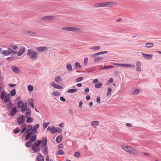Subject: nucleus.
<instances>
[{"label": "nucleus", "mask_w": 161, "mask_h": 161, "mask_svg": "<svg viewBox=\"0 0 161 161\" xmlns=\"http://www.w3.org/2000/svg\"><path fill=\"white\" fill-rule=\"evenodd\" d=\"M108 52V51H103L99 52L98 53L94 54L92 55V56L94 57V62H97L103 59V58L101 56H98L102 54L107 53Z\"/></svg>", "instance_id": "nucleus-1"}, {"label": "nucleus", "mask_w": 161, "mask_h": 161, "mask_svg": "<svg viewBox=\"0 0 161 161\" xmlns=\"http://www.w3.org/2000/svg\"><path fill=\"white\" fill-rule=\"evenodd\" d=\"M27 55L30 58L33 60H35L38 56L37 53L35 51L32 49H29L27 51Z\"/></svg>", "instance_id": "nucleus-2"}, {"label": "nucleus", "mask_w": 161, "mask_h": 161, "mask_svg": "<svg viewBox=\"0 0 161 161\" xmlns=\"http://www.w3.org/2000/svg\"><path fill=\"white\" fill-rule=\"evenodd\" d=\"M121 147L126 151L132 154L136 155L137 153V151L133 150V148L130 146L127 145H124L122 146Z\"/></svg>", "instance_id": "nucleus-3"}, {"label": "nucleus", "mask_w": 161, "mask_h": 161, "mask_svg": "<svg viewBox=\"0 0 161 161\" xmlns=\"http://www.w3.org/2000/svg\"><path fill=\"white\" fill-rule=\"evenodd\" d=\"M32 129V125H29L27 127L26 130L25 132V133H27V135L25 136L26 140H27L29 139V138L31 137V135L34 134H32V133L31 132V130Z\"/></svg>", "instance_id": "nucleus-4"}, {"label": "nucleus", "mask_w": 161, "mask_h": 161, "mask_svg": "<svg viewBox=\"0 0 161 161\" xmlns=\"http://www.w3.org/2000/svg\"><path fill=\"white\" fill-rule=\"evenodd\" d=\"M18 107L19 108H21V112L24 113L27 108V104L24 103L23 101H19L18 103Z\"/></svg>", "instance_id": "nucleus-5"}, {"label": "nucleus", "mask_w": 161, "mask_h": 161, "mask_svg": "<svg viewBox=\"0 0 161 161\" xmlns=\"http://www.w3.org/2000/svg\"><path fill=\"white\" fill-rule=\"evenodd\" d=\"M25 120V118L24 115H20L17 119V123L19 125H21L24 123Z\"/></svg>", "instance_id": "nucleus-6"}, {"label": "nucleus", "mask_w": 161, "mask_h": 161, "mask_svg": "<svg viewBox=\"0 0 161 161\" xmlns=\"http://www.w3.org/2000/svg\"><path fill=\"white\" fill-rule=\"evenodd\" d=\"M142 55L143 57L145 59H152L153 57V55L152 54H147L144 53H142Z\"/></svg>", "instance_id": "nucleus-7"}, {"label": "nucleus", "mask_w": 161, "mask_h": 161, "mask_svg": "<svg viewBox=\"0 0 161 161\" xmlns=\"http://www.w3.org/2000/svg\"><path fill=\"white\" fill-rule=\"evenodd\" d=\"M42 152L43 153L47 156L48 154V147L47 146H43V147L42 149Z\"/></svg>", "instance_id": "nucleus-8"}, {"label": "nucleus", "mask_w": 161, "mask_h": 161, "mask_svg": "<svg viewBox=\"0 0 161 161\" xmlns=\"http://www.w3.org/2000/svg\"><path fill=\"white\" fill-rule=\"evenodd\" d=\"M104 3V7H111L115 5L116 4V3H115L112 2H106Z\"/></svg>", "instance_id": "nucleus-9"}, {"label": "nucleus", "mask_w": 161, "mask_h": 161, "mask_svg": "<svg viewBox=\"0 0 161 161\" xmlns=\"http://www.w3.org/2000/svg\"><path fill=\"white\" fill-rule=\"evenodd\" d=\"M141 64L140 61H137L136 63V70L139 72L142 71V68L141 67Z\"/></svg>", "instance_id": "nucleus-10"}, {"label": "nucleus", "mask_w": 161, "mask_h": 161, "mask_svg": "<svg viewBox=\"0 0 161 161\" xmlns=\"http://www.w3.org/2000/svg\"><path fill=\"white\" fill-rule=\"evenodd\" d=\"M25 47H21L19 51L18 54V55L19 56H21L23 53L25 52Z\"/></svg>", "instance_id": "nucleus-11"}, {"label": "nucleus", "mask_w": 161, "mask_h": 161, "mask_svg": "<svg viewBox=\"0 0 161 161\" xmlns=\"http://www.w3.org/2000/svg\"><path fill=\"white\" fill-rule=\"evenodd\" d=\"M31 148L33 151V153H36L40 150V147L35 146L34 144H33Z\"/></svg>", "instance_id": "nucleus-12"}, {"label": "nucleus", "mask_w": 161, "mask_h": 161, "mask_svg": "<svg viewBox=\"0 0 161 161\" xmlns=\"http://www.w3.org/2000/svg\"><path fill=\"white\" fill-rule=\"evenodd\" d=\"M53 19V17L51 16H46L41 18V20L48 21Z\"/></svg>", "instance_id": "nucleus-13"}, {"label": "nucleus", "mask_w": 161, "mask_h": 161, "mask_svg": "<svg viewBox=\"0 0 161 161\" xmlns=\"http://www.w3.org/2000/svg\"><path fill=\"white\" fill-rule=\"evenodd\" d=\"M38 51L43 52L47 50V48L46 47H40L36 48Z\"/></svg>", "instance_id": "nucleus-14"}, {"label": "nucleus", "mask_w": 161, "mask_h": 161, "mask_svg": "<svg viewBox=\"0 0 161 161\" xmlns=\"http://www.w3.org/2000/svg\"><path fill=\"white\" fill-rule=\"evenodd\" d=\"M39 126V125L38 124H36L34 125L33 128L31 130V132L32 133V134H34L36 132V129L38 128Z\"/></svg>", "instance_id": "nucleus-15"}, {"label": "nucleus", "mask_w": 161, "mask_h": 161, "mask_svg": "<svg viewBox=\"0 0 161 161\" xmlns=\"http://www.w3.org/2000/svg\"><path fill=\"white\" fill-rule=\"evenodd\" d=\"M94 7L96 8L104 7V3H96L94 5Z\"/></svg>", "instance_id": "nucleus-16"}, {"label": "nucleus", "mask_w": 161, "mask_h": 161, "mask_svg": "<svg viewBox=\"0 0 161 161\" xmlns=\"http://www.w3.org/2000/svg\"><path fill=\"white\" fill-rule=\"evenodd\" d=\"M38 154H39L37 156V160L38 161H44V158L43 156L42 155L41 153H38Z\"/></svg>", "instance_id": "nucleus-17"}, {"label": "nucleus", "mask_w": 161, "mask_h": 161, "mask_svg": "<svg viewBox=\"0 0 161 161\" xmlns=\"http://www.w3.org/2000/svg\"><path fill=\"white\" fill-rule=\"evenodd\" d=\"M41 141V143H42L43 146H46L47 144V137H44L42 139V140Z\"/></svg>", "instance_id": "nucleus-18"}, {"label": "nucleus", "mask_w": 161, "mask_h": 161, "mask_svg": "<svg viewBox=\"0 0 161 161\" xmlns=\"http://www.w3.org/2000/svg\"><path fill=\"white\" fill-rule=\"evenodd\" d=\"M10 98V95L9 94H8L6 95L5 97L4 102L5 103H7L9 101Z\"/></svg>", "instance_id": "nucleus-19"}, {"label": "nucleus", "mask_w": 161, "mask_h": 161, "mask_svg": "<svg viewBox=\"0 0 161 161\" xmlns=\"http://www.w3.org/2000/svg\"><path fill=\"white\" fill-rule=\"evenodd\" d=\"M17 112V109L15 107H13L12 108L11 111L10 113V115L11 116H14Z\"/></svg>", "instance_id": "nucleus-20"}, {"label": "nucleus", "mask_w": 161, "mask_h": 161, "mask_svg": "<svg viewBox=\"0 0 161 161\" xmlns=\"http://www.w3.org/2000/svg\"><path fill=\"white\" fill-rule=\"evenodd\" d=\"M122 67H125L127 68L131 67L132 68H134L135 66L131 64H123Z\"/></svg>", "instance_id": "nucleus-21"}, {"label": "nucleus", "mask_w": 161, "mask_h": 161, "mask_svg": "<svg viewBox=\"0 0 161 161\" xmlns=\"http://www.w3.org/2000/svg\"><path fill=\"white\" fill-rule=\"evenodd\" d=\"M25 116L26 118H28L29 116H30L31 114V111L29 109H26L25 111Z\"/></svg>", "instance_id": "nucleus-22"}, {"label": "nucleus", "mask_w": 161, "mask_h": 161, "mask_svg": "<svg viewBox=\"0 0 161 161\" xmlns=\"http://www.w3.org/2000/svg\"><path fill=\"white\" fill-rule=\"evenodd\" d=\"M11 69L15 73H18L19 72V69L17 67L13 66L11 67Z\"/></svg>", "instance_id": "nucleus-23"}, {"label": "nucleus", "mask_w": 161, "mask_h": 161, "mask_svg": "<svg viewBox=\"0 0 161 161\" xmlns=\"http://www.w3.org/2000/svg\"><path fill=\"white\" fill-rule=\"evenodd\" d=\"M33 135L31 136L29 138L30 141H31L32 142H34L36 140V135Z\"/></svg>", "instance_id": "nucleus-24"}, {"label": "nucleus", "mask_w": 161, "mask_h": 161, "mask_svg": "<svg viewBox=\"0 0 161 161\" xmlns=\"http://www.w3.org/2000/svg\"><path fill=\"white\" fill-rule=\"evenodd\" d=\"M55 81L56 82L59 83L62 82V80L61 78L59 76H57L55 78Z\"/></svg>", "instance_id": "nucleus-25"}, {"label": "nucleus", "mask_w": 161, "mask_h": 161, "mask_svg": "<svg viewBox=\"0 0 161 161\" xmlns=\"http://www.w3.org/2000/svg\"><path fill=\"white\" fill-rule=\"evenodd\" d=\"M89 49L92 50H93L94 51H97L99 50L100 49V47L99 46H96L93 47H90Z\"/></svg>", "instance_id": "nucleus-26"}, {"label": "nucleus", "mask_w": 161, "mask_h": 161, "mask_svg": "<svg viewBox=\"0 0 161 161\" xmlns=\"http://www.w3.org/2000/svg\"><path fill=\"white\" fill-rule=\"evenodd\" d=\"M66 68L69 72H71L72 71V66L71 64H67L66 66Z\"/></svg>", "instance_id": "nucleus-27"}, {"label": "nucleus", "mask_w": 161, "mask_h": 161, "mask_svg": "<svg viewBox=\"0 0 161 161\" xmlns=\"http://www.w3.org/2000/svg\"><path fill=\"white\" fill-rule=\"evenodd\" d=\"M33 145V144H32V142L30 141H28L25 144L26 146L28 147H30L31 146L32 147Z\"/></svg>", "instance_id": "nucleus-28"}, {"label": "nucleus", "mask_w": 161, "mask_h": 161, "mask_svg": "<svg viewBox=\"0 0 161 161\" xmlns=\"http://www.w3.org/2000/svg\"><path fill=\"white\" fill-rule=\"evenodd\" d=\"M2 54L4 56H8L10 54V52L7 50H5L2 53Z\"/></svg>", "instance_id": "nucleus-29"}, {"label": "nucleus", "mask_w": 161, "mask_h": 161, "mask_svg": "<svg viewBox=\"0 0 161 161\" xmlns=\"http://www.w3.org/2000/svg\"><path fill=\"white\" fill-rule=\"evenodd\" d=\"M42 142L41 140H37L33 144H34L35 146L39 147V145Z\"/></svg>", "instance_id": "nucleus-30"}, {"label": "nucleus", "mask_w": 161, "mask_h": 161, "mask_svg": "<svg viewBox=\"0 0 161 161\" xmlns=\"http://www.w3.org/2000/svg\"><path fill=\"white\" fill-rule=\"evenodd\" d=\"M103 85V83L102 82H99L95 85V87L96 88H100Z\"/></svg>", "instance_id": "nucleus-31"}, {"label": "nucleus", "mask_w": 161, "mask_h": 161, "mask_svg": "<svg viewBox=\"0 0 161 161\" xmlns=\"http://www.w3.org/2000/svg\"><path fill=\"white\" fill-rule=\"evenodd\" d=\"M77 90H78L76 88L74 89H70L67 91V92L69 93H72L77 92Z\"/></svg>", "instance_id": "nucleus-32"}, {"label": "nucleus", "mask_w": 161, "mask_h": 161, "mask_svg": "<svg viewBox=\"0 0 161 161\" xmlns=\"http://www.w3.org/2000/svg\"><path fill=\"white\" fill-rule=\"evenodd\" d=\"M153 43L152 42H148L146 44V47L148 48L151 47H153Z\"/></svg>", "instance_id": "nucleus-33"}, {"label": "nucleus", "mask_w": 161, "mask_h": 161, "mask_svg": "<svg viewBox=\"0 0 161 161\" xmlns=\"http://www.w3.org/2000/svg\"><path fill=\"white\" fill-rule=\"evenodd\" d=\"M75 66L76 68L80 69L82 67L80 63L78 62H76L75 63Z\"/></svg>", "instance_id": "nucleus-34"}, {"label": "nucleus", "mask_w": 161, "mask_h": 161, "mask_svg": "<svg viewBox=\"0 0 161 161\" xmlns=\"http://www.w3.org/2000/svg\"><path fill=\"white\" fill-rule=\"evenodd\" d=\"M99 123V122L98 121H94L92 122L91 125L92 126H95L96 125H98Z\"/></svg>", "instance_id": "nucleus-35"}, {"label": "nucleus", "mask_w": 161, "mask_h": 161, "mask_svg": "<svg viewBox=\"0 0 161 161\" xmlns=\"http://www.w3.org/2000/svg\"><path fill=\"white\" fill-rule=\"evenodd\" d=\"M62 136L61 135L58 136L56 137V141L58 143L60 142L62 140Z\"/></svg>", "instance_id": "nucleus-36"}, {"label": "nucleus", "mask_w": 161, "mask_h": 161, "mask_svg": "<svg viewBox=\"0 0 161 161\" xmlns=\"http://www.w3.org/2000/svg\"><path fill=\"white\" fill-rule=\"evenodd\" d=\"M16 93V90L15 89H13L10 92V95L11 96H14Z\"/></svg>", "instance_id": "nucleus-37"}, {"label": "nucleus", "mask_w": 161, "mask_h": 161, "mask_svg": "<svg viewBox=\"0 0 161 161\" xmlns=\"http://www.w3.org/2000/svg\"><path fill=\"white\" fill-rule=\"evenodd\" d=\"M112 89L111 88L109 87L108 89V91L107 94V96H110L111 95Z\"/></svg>", "instance_id": "nucleus-38"}, {"label": "nucleus", "mask_w": 161, "mask_h": 161, "mask_svg": "<svg viewBox=\"0 0 161 161\" xmlns=\"http://www.w3.org/2000/svg\"><path fill=\"white\" fill-rule=\"evenodd\" d=\"M52 94L53 95L55 96H59L60 95V92H53Z\"/></svg>", "instance_id": "nucleus-39"}, {"label": "nucleus", "mask_w": 161, "mask_h": 161, "mask_svg": "<svg viewBox=\"0 0 161 161\" xmlns=\"http://www.w3.org/2000/svg\"><path fill=\"white\" fill-rule=\"evenodd\" d=\"M55 132L60 133L62 131V130L59 127L55 128Z\"/></svg>", "instance_id": "nucleus-40"}, {"label": "nucleus", "mask_w": 161, "mask_h": 161, "mask_svg": "<svg viewBox=\"0 0 161 161\" xmlns=\"http://www.w3.org/2000/svg\"><path fill=\"white\" fill-rule=\"evenodd\" d=\"M50 132L52 134H54L55 133V127L54 126H53L50 129Z\"/></svg>", "instance_id": "nucleus-41"}, {"label": "nucleus", "mask_w": 161, "mask_h": 161, "mask_svg": "<svg viewBox=\"0 0 161 161\" xmlns=\"http://www.w3.org/2000/svg\"><path fill=\"white\" fill-rule=\"evenodd\" d=\"M12 105L13 103L12 102H10L9 103L7 104L6 106L7 108L8 109H10L11 108Z\"/></svg>", "instance_id": "nucleus-42"}, {"label": "nucleus", "mask_w": 161, "mask_h": 161, "mask_svg": "<svg viewBox=\"0 0 161 161\" xmlns=\"http://www.w3.org/2000/svg\"><path fill=\"white\" fill-rule=\"evenodd\" d=\"M75 32H80L81 31V29L77 27H74Z\"/></svg>", "instance_id": "nucleus-43"}, {"label": "nucleus", "mask_w": 161, "mask_h": 161, "mask_svg": "<svg viewBox=\"0 0 161 161\" xmlns=\"http://www.w3.org/2000/svg\"><path fill=\"white\" fill-rule=\"evenodd\" d=\"M33 121V119L31 117L28 118L27 120V122L28 123H31Z\"/></svg>", "instance_id": "nucleus-44"}, {"label": "nucleus", "mask_w": 161, "mask_h": 161, "mask_svg": "<svg viewBox=\"0 0 161 161\" xmlns=\"http://www.w3.org/2000/svg\"><path fill=\"white\" fill-rule=\"evenodd\" d=\"M28 89L29 91L31 92L33 90V87L32 86L29 85L28 86Z\"/></svg>", "instance_id": "nucleus-45"}, {"label": "nucleus", "mask_w": 161, "mask_h": 161, "mask_svg": "<svg viewBox=\"0 0 161 161\" xmlns=\"http://www.w3.org/2000/svg\"><path fill=\"white\" fill-rule=\"evenodd\" d=\"M70 27H65L61 28V29L62 30L65 31H69Z\"/></svg>", "instance_id": "nucleus-46"}, {"label": "nucleus", "mask_w": 161, "mask_h": 161, "mask_svg": "<svg viewBox=\"0 0 161 161\" xmlns=\"http://www.w3.org/2000/svg\"><path fill=\"white\" fill-rule=\"evenodd\" d=\"M25 33L26 34H29L30 35H32V34H36L35 32H34L31 31H26L25 32Z\"/></svg>", "instance_id": "nucleus-47"}, {"label": "nucleus", "mask_w": 161, "mask_h": 161, "mask_svg": "<svg viewBox=\"0 0 161 161\" xmlns=\"http://www.w3.org/2000/svg\"><path fill=\"white\" fill-rule=\"evenodd\" d=\"M20 131L19 128H17L14 130V133L15 134H17Z\"/></svg>", "instance_id": "nucleus-48"}, {"label": "nucleus", "mask_w": 161, "mask_h": 161, "mask_svg": "<svg viewBox=\"0 0 161 161\" xmlns=\"http://www.w3.org/2000/svg\"><path fill=\"white\" fill-rule=\"evenodd\" d=\"M114 66L113 65L104 66H103L104 69H108L109 68L113 67Z\"/></svg>", "instance_id": "nucleus-49"}, {"label": "nucleus", "mask_w": 161, "mask_h": 161, "mask_svg": "<svg viewBox=\"0 0 161 161\" xmlns=\"http://www.w3.org/2000/svg\"><path fill=\"white\" fill-rule=\"evenodd\" d=\"M139 92V89H135L133 92V95H135L138 93Z\"/></svg>", "instance_id": "nucleus-50"}, {"label": "nucleus", "mask_w": 161, "mask_h": 161, "mask_svg": "<svg viewBox=\"0 0 161 161\" xmlns=\"http://www.w3.org/2000/svg\"><path fill=\"white\" fill-rule=\"evenodd\" d=\"M88 61V58H84V64L85 65H86Z\"/></svg>", "instance_id": "nucleus-51"}, {"label": "nucleus", "mask_w": 161, "mask_h": 161, "mask_svg": "<svg viewBox=\"0 0 161 161\" xmlns=\"http://www.w3.org/2000/svg\"><path fill=\"white\" fill-rule=\"evenodd\" d=\"M57 154L59 155H62L64 154V153L63 151L62 150L58 151L57 153Z\"/></svg>", "instance_id": "nucleus-52"}, {"label": "nucleus", "mask_w": 161, "mask_h": 161, "mask_svg": "<svg viewBox=\"0 0 161 161\" xmlns=\"http://www.w3.org/2000/svg\"><path fill=\"white\" fill-rule=\"evenodd\" d=\"M49 122H48V123L44 122L43 123L44 128H46L48 126V125H49Z\"/></svg>", "instance_id": "nucleus-53"}, {"label": "nucleus", "mask_w": 161, "mask_h": 161, "mask_svg": "<svg viewBox=\"0 0 161 161\" xmlns=\"http://www.w3.org/2000/svg\"><path fill=\"white\" fill-rule=\"evenodd\" d=\"M63 86H60L58 85H57L55 87V88L58 89H61L63 88Z\"/></svg>", "instance_id": "nucleus-54"}, {"label": "nucleus", "mask_w": 161, "mask_h": 161, "mask_svg": "<svg viewBox=\"0 0 161 161\" xmlns=\"http://www.w3.org/2000/svg\"><path fill=\"white\" fill-rule=\"evenodd\" d=\"M83 79V77H80L77 78L76 80L77 82H79L82 80Z\"/></svg>", "instance_id": "nucleus-55"}, {"label": "nucleus", "mask_w": 161, "mask_h": 161, "mask_svg": "<svg viewBox=\"0 0 161 161\" xmlns=\"http://www.w3.org/2000/svg\"><path fill=\"white\" fill-rule=\"evenodd\" d=\"M80 156V154L78 152H76L75 153V156L76 157H79Z\"/></svg>", "instance_id": "nucleus-56"}, {"label": "nucleus", "mask_w": 161, "mask_h": 161, "mask_svg": "<svg viewBox=\"0 0 161 161\" xmlns=\"http://www.w3.org/2000/svg\"><path fill=\"white\" fill-rule=\"evenodd\" d=\"M51 85L53 86L54 88L56 87L57 84H56L54 82H53L51 84Z\"/></svg>", "instance_id": "nucleus-57"}, {"label": "nucleus", "mask_w": 161, "mask_h": 161, "mask_svg": "<svg viewBox=\"0 0 161 161\" xmlns=\"http://www.w3.org/2000/svg\"><path fill=\"white\" fill-rule=\"evenodd\" d=\"M6 95L5 91H2L1 95L2 96L5 97Z\"/></svg>", "instance_id": "nucleus-58"}, {"label": "nucleus", "mask_w": 161, "mask_h": 161, "mask_svg": "<svg viewBox=\"0 0 161 161\" xmlns=\"http://www.w3.org/2000/svg\"><path fill=\"white\" fill-rule=\"evenodd\" d=\"M98 80L97 79H94L93 81V82H92V83H93V84H95V83H97V82H98Z\"/></svg>", "instance_id": "nucleus-59"}, {"label": "nucleus", "mask_w": 161, "mask_h": 161, "mask_svg": "<svg viewBox=\"0 0 161 161\" xmlns=\"http://www.w3.org/2000/svg\"><path fill=\"white\" fill-rule=\"evenodd\" d=\"M60 100L61 101L63 102H65V98L63 96L60 97Z\"/></svg>", "instance_id": "nucleus-60"}, {"label": "nucleus", "mask_w": 161, "mask_h": 161, "mask_svg": "<svg viewBox=\"0 0 161 161\" xmlns=\"http://www.w3.org/2000/svg\"><path fill=\"white\" fill-rule=\"evenodd\" d=\"M16 84H12V83H10V84H9V86L11 87H14L15 86H16Z\"/></svg>", "instance_id": "nucleus-61"}, {"label": "nucleus", "mask_w": 161, "mask_h": 161, "mask_svg": "<svg viewBox=\"0 0 161 161\" xmlns=\"http://www.w3.org/2000/svg\"><path fill=\"white\" fill-rule=\"evenodd\" d=\"M113 80L112 78H110L108 80V83H112L113 82Z\"/></svg>", "instance_id": "nucleus-62"}, {"label": "nucleus", "mask_w": 161, "mask_h": 161, "mask_svg": "<svg viewBox=\"0 0 161 161\" xmlns=\"http://www.w3.org/2000/svg\"><path fill=\"white\" fill-rule=\"evenodd\" d=\"M26 128L27 126H25L23 129L21 131V133H23L26 130Z\"/></svg>", "instance_id": "nucleus-63"}, {"label": "nucleus", "mask_w": 161, "mask_h": 161, "mask_svg": "<svg viewBox=\"0 0 161 161\" xmlns=\"http://www.w3.org/2000/svg\"><path fill=\"white\" fill-rule=\"evenodd\" d=\"M82 104H83V102L82 101H80V102H79V107L80 108H81L82 107Z\"/></svg>", "instance_id": "nucleus-64"}]
</instances>
